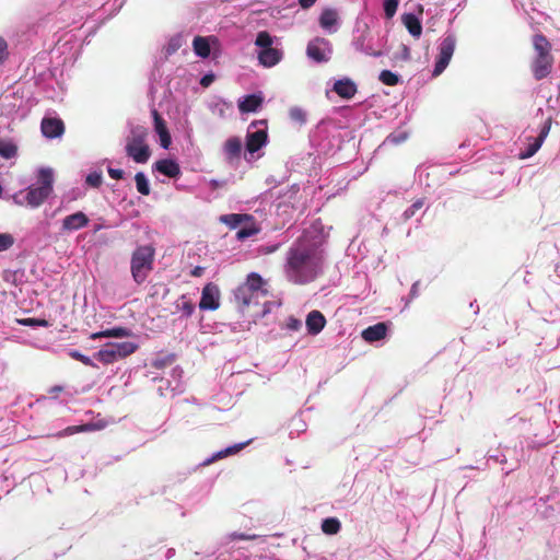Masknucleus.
I'll use <instances>...</instances> for the list:
<instances>
[{"label": "nucleus", "mask_w": 560, "mask_h": 560, "mask_svg": "<svg viewBox=\"0 0 560 560\" xmlns=\"http://www.w3.org/2000/svg\"><path fill=\"white\" fill-rule=\"evenodd\" d=\"M322 264V252L315 246H305L300 242L288 252L284 266L285 276L295 284H305L317 277Z\"/></svg>", "instance_id": "1"}, {"label": "nucleus", "mask_w": 560, "mask_h": 560, "mask_svg": "<svg viewBox=\"0 0 560 560\" xmlns=\"http://www.w3.org/2000/svg\"><path fill=\"white\" fill-rule=\"evenodd\" d=\"M262 278L252 272L244 283L234 291V302L242 314H245L252 305H258L260 299L267 298L268 291L264 288Z\"/></svg>", "instance_id": "2"}, {"label": "nucleus", "mask_w": 560, "mask_h": 560, "mask_svg": "<svg viewBox=\"0 0 560 560\" xmlns=\"http://www.w3.org/2000/svg\"><path fill=\"white\" fill-rule=\"evenodd\" d=\"M533 46L536 57L532 62V72L536 80H542L549 75L553 65L551 44L545 35L536 34L533 37Z\"/></svg>", "instance_id": "3"}, {"label": "nucleus", "mask_w": 560, "mask_h": 560, "mask_svg": "<svg viewBox=\"0 0 560 560\" xmlns=\"http://www.w3.org/2000/svg\"><path fill=\"white\" fill-rule=\"evenodd\" d=\"M148 129L143 126H135L126 138V154L136 163H147L151 156V150L148 144Z\"/></svg>", "instance_id": "4"}, {"label": "nucleus", "mask_w": 560, "mask_h": 560, "mask_svg": "<svg viewBox=\"0 0 560 560\" xmlns=\"http://www.w3.org/2000/svg\"><path fill=\"white\" fill-rule=\"evenodd\" d=\"M155 249L152 245L138 246L131 256L130 270L133 280L141 284L153 269Z\"/></svg>", "instance_id": "5"}, {"label": "nucleus", "mask_w": 560, "mask_h": 560, "mask_svg": "<svg viewBox=\"0 0 560 560\" xmlns=\"http://www.w3.org/2000/svg\"><path fill=\"white\" fill-rule=\"evenodd\" d=\"M38 186H31L26 190V203L32 208H37L45 202L52 191L54 174L50 168H42L38 172Z\"/></svg>", "instance_id": "6"}, {"label": "nucleus", "mask_w": 560, "mask_h": 560, "mask_svg": "<svg viewBox=\"0 0 560 560\" xmlns=\"http://www.w3.org/2000/svg\"><path fill=\"white\" fill-rule=\"evenodd\" d=\"M456 47V37L453 34L446 35L440 46H439V55L436 57V61L434 65V69L432 72L433 77H439L448 66L453 54Z\"/></svg>", "instance_id": "7"}, {"label": "nucleus", "mask_w": 560, "mask_h": 560, "mask_svg": "<svg viewBox=\"0 0 560 560\" xmlns=\"http://www.w3.org/2000/svg\"><path fill=\"white\" fill-rule=\"evenodd\" d=\"M331 54V43L324 37H315L306 46V56L316 63L328 62Z\"/></svg>", "instance_id": "8"}, {"label": "nucleus", "mask_w": 560, "mask_h": 560, "mask_svg": "<svg viewBox=\"0 0 560 560\" xmlns=\"http://www.w3.org/2000/svg\"><path fill=\"white\" fill-rule=\"evenodd\" d=\"M220 307V290L217 284L207 283L201 292L199 308L202 311H215Z\"/></svg>", "instance_id": "9"}, {"label": "nucleus", "mask_w": 560, "mask_h": 560, "mask_svg": "<svg viewBox=\"0 0 560 560\" xmlns=\"http://www.w3.org/2000/svg\"><path fill=\"white\" fill-rule=\"evenodd\" d=\"M550 127H551V118H548L545 121L544 126L541 127L539 135L536 138H528L529 143H528L527 149L518 154V158L521 160H525V159L533 156L540 149L546 137L548 136V133L550 131Z\"/></svg>", "instance_id": "10"}, {"label": "nucleus", "mask_w": 560, "mask_h": 560, "mask_svg": "<svg viewBox=\"0 0 560 560\" xmlns=\"http://www.w3.org/2000/svg\"><path fill=\"white\" fill-rule=\"evenodd\" d=\"M40 131L45 138H60L65 133V124L60 118L44 117L40 122Z\"/></svg>", "instance_id": "11"}, {"label": "nucleus", "mask_w": 560, "mask_h": 560, "mask_svg": "<svg viewBox=\"0 0 560 560\" xmlns=\"http://www.w3.org/2000/svg\"><path fill=\"white\" fill-rule=\"evenodd\" d=\"M151 113L154 121V130L160 137V144L163 149H168L172 143V138L166 122L156 109H152Z\"/></svg>", "instance_id": "12"}, {"label": "nucleus", "mask_w": 560, "mask_h": 560, "mask_svg": "<svg viewBox=\"0 0 560 560\" xmlns=\"http://www.w3.org/2000/svg\"><path fill=\"white\" fill-rule=\"evenodd\" d=\"M89 222L88 215L82 211H78L63 218L61 229L66 232L77 231L85 228Z\"/></svg>", "instance_id": "13"}, {"label": "nucleus", "mask_w": 560, "mask_h": 560, "mask_svg": "<svg viewBox=\"0 0 560 560\" xmlns=\"http://www.w3.org/2000/svg\"><path fill=\"white\" fill-rule=\"evenodd\" d=\"M305 325L307 332L312 336H316L324 329L326 318L322 312L314 310L307 314Z\"/></svg>", "instance_id": "14"}, {"label": "nucleus", "mask_w": 560, "mask_h": 560, "mask_svg": "<svg viewBox=\"0 0 560 560\" xmlns=\"http://www.w3.org/2000/svg\"><path fill=\"white\" fill-rule=\"evenodd\" d=\"M104 428V423L100 422H89L80 425H70L65 428L63 430L58 431L54 436L61 439L65 436H69L75 433H82V432H92L102 430Z\"/></svg>", "instance_id": "15"}, {"label": "nucleus", "mask_w": 560, "mask_h": 560, "mask_svg": "<svg viewBox=\"0 0 560 560\" xmlns=\"http://www.w3.org/2000/svg\"><path fill=\"white\" fill-rule=\"evenodd\" d=\"M267 139L268 135L264 129L248 132L246 137V150L250 153L257 152L266 144Z\"/></svg>", "instance_id": "16"}, {"label": "nucleus", "mask_w": 560, "mask_h": 560, "mask_svg": "<svg viewBox=\"0 0 560 560\" xmlns=\"http://www.w3.org/2000/svg\"><path fill=\"white\" fill-rule=\"evenodd\" d=\"M281 59H282V51L278 48L270 47L267 49H261L258 52L259 63L261 66H264L265 68H271V67L276 66L277 63L280 62Z\"/></svg>", "instance_id": "17"}, {"label": "nucleus", "mask_w": 560, "mask_h": 560, "mask_svg": "<svg viewBox=\"0 0 560 560\" xmlns=\"http://www.w3.org/2000/svg\"><path fill=\"white\" fill-rule=\"evenodd\" d=\"M153 168L170 178H175L180 174V167L178 163L171 159L156 161L153 165Z\"/></svg>", "instance_id": "18"}, {"label": "nucleus", "mask_w": 560, "mask_h": 560, "mask_svg": "<svg viewBox=\"0 0 560 560\" xmlns=\"http://www.w3.org/2000/svg\"><path fill=\"white\" fill-rule=\"evenodd\" d=\"M332 91L340 97L350 100L355 95L358 89L352 80L345 78L335 82Z\"/></svg>", "instance_id": "19"}, {"label": "nucleus", "mask_w": 560, "mask_h": 560, "mask_svg": "<svg viewBox=\"0 0 560 560\" xmlns=\"http://www.w3.org/2000/svg\"><path fill=\"white\" fill-rule=\"evenodd\" d=\"M387 326L385 323H377L369 326L362 331V338L368 342L378 341L385 338Z\"/></svg>", "instance_id": "20"}, {"label": "nucleus", "mask_w": 560, "mask_h": 560, "mask_svg": "<svg viewBox=\"0 0 560 560\" xmlns=\"http://www.w3.org/2000/svg\"><path fill=\"white\" fill-rule=\"evenodd\" d=\"M220 222L226 224L230 229L241 226L245 221H252L253 215L243 213L223 214L220 217Z\"/></svg>", "instance_id": "21"}, {"label": "nucleus", "mask_w": 560, "mask_h": 560, "mask_svg": "<svg viewBox=\"0 0 560 560\" xmlns=\"http://www.w3.org/2000/svg\"><path fill=\"white\" fill-rule=\"evenodd\" d=\"M402 23L410 33L416 38H419L422 34V25L420 20L412 13H407L402 16Z\"/></svg>", "instance_id": "22"}, {"label": "nucleus", "mask_w": 560, "mask_h": 560, "mask_svg": "<svg viewBox=\"0 0 560 560\" xmlns=\"http://www.w3.org/2000/svg\"><path fill=\"white\" fill-rule=\"evenodd\" d=\"M262 104V98L256 94H250L245 96V98L240 102L238 109L242 113H252L256 112Z\"/></svg>", "instance_id": "23"}, {"label": "nucleus", "mask_w": 560, "mask_h": 560, "mask_svg": "<svg viewBox=\"0 0 560 560\" xmlns=\"http://www.w3.org/2000/svg\"><path fill=\"white\" fill-rule=\"evenodd\" d=\"M95 357L98 361L103 362L104 364H110L120 360L112 343L105 345L100 351H97Z\"/></svg>", "instance_id": "24"}, {"label": "nucleus", "mask_w": 560, "mask_h": 560, "mask_svg": "<svg viewBox=\"0 0 560 560\" xmlns=\"http://www.w3.org/2000/svg\"><path fill=\"white\" fill-rule=\"evenodd\" d=\"M242 151V142L238 138H229L224 143V152L226 158L232 161L238 159Z\"/></svg>", "instance_id": "25"}, {"label": "nucleus", "mask_w": 560, "mask_h": 560, "mask_svg": "<svg viewBox=\"0 0 560 560\" xmlns=\"http://www.w3.org/2000/svg\"><path fill=\"white\" fill-rule=\"evenodd\" d=\"M194 51L201 58H207L210 55L209 38L202 36H196L192 40Z\"/></svg>", "instance_id": "26"}, {"label": "nucleus", "mask_w": 560, "mask_h": 560, "mask_svg": "<svg viewBox=\"0 0 560 560\" xmlns=\"http://www.w3.org/2000/svg\"><path fill=\"white\" fill-rule=\"evenodd\" d=\"M259 228L256 225L255 220L252 221H245L240 230L236 232V238L238 241H243L245 238H248L250 236L256 235L259 232Z\"/></svg>", "instance_id": "27"}, {"label": "nucleus", "mask_w": 560, "mask_h": 560, "mask_svg": "<svg viewBox=\"0 0 560 560\" xmlns=\"http://www.w3.org/2000/svg\"><path fill=\"white\" fill-rule=\"evenodd\" d=\"M195 311V304L192 301L187 298L186 295H182L176 302H175V312H179L185 317H190Z\"/></svg>", "instance_id": "28"}, {"label": "nucleus", "mask_w": 560, "mask_h": 560, "mask_svg": "<svg viewBox=\"0 0 560 560\" xmlns=\"http://www.w3.org/2000/svg\"><path fill=\"white\" fill-rule=\"evenodd\" d=\"M338 13L334 9H325L319 16V25L324 30H330L337 24Z\"/></svg>", "instance_id": "29"}, {"label": "nucleus", "mask_w": 560, "mask_h": 560, "mask_svg": "<svg viewBox=\"0 0 560 560\" xmlns=\"http://www.w3.org/2000/svg\"><path fill=\"white\" fill-rule=\"evenodd\" d=\"M112 345L114 346L119 359H124L132 354L138 348V346L131 341L113 342Z\"/></svg>", "instance_id": "30"}, {"label": "nucleus", "mask_w": 560, "mask_h": 560, "mask_svg": "<svg viewBox=\"0 0 560 560\" xmlns=\"http://www.w3.org/2000/svg\"><path fill=\"white\" fill-rule=\"evenodd\" d=\"M130 336L129 329L125 327H115L105 331L96 332L92 335V338H98V337H116V338H122Z\"/></svg>", "instance_id": "31"}, {"label": "nucleus", "mask_w": 560, "mask_h": 560, "mask_svg": "<svg viewBox=\"0 0 560 560\" xmlns=\"http://www.w3.org/2000/svg\"><path fill=\"white\" fill-rule=\"evenodd\" d=\"M18 153V147L12 141L0 140V155L4 159H12Z\"/></svg>", "instance_id": "32"}, {"label": "nucleus", "mask_w": 560, "mask_h": 560, "mask_svg": "<svg viewBox=\"0 0 560 560\" xmlns=\"http://www.w3.org/2000/svg\"><path fill=\"white\" fill-rule=\"evenodd\" d=\"M341 524L335 517H329L323 521L322 530L327 535H335L340 530Z\"/></svg>", "instance_id": "33"}, {"label": "nucleus", "mask_w": 560, "mask_h": 560, "mask_svg": "<svg viewBox=\"0 0 560 560\" xmlns=\"http://www.w3.org/2000/svg\"><path fill=\"white\" fill-rule=\"evenodd\" d=\"M135 180H136L137 190L141 195H143V196L150 195V191H151L150 185H149V182H148L145 175L142 172H138L135 175Z\"/></svg>", "instance_id": "34"}, {"label": "nucleus", "mask_w": 560, "mask_h": 560, "mask_svg": "<svg viewBox=\"0 0 560 560\" xmlns=\"http://www.w3.org/2000/svg\"><path fill=\"white\" fill-rule=\"evenodd\" d=\"M249 442H245V443H238V444H234L230 447H226L225 450H222L220 452H218L212 460L214 459H221V458H224L226 456H230V455H234L236 453H238L240 451H242Z\"/></svg>", "instance_id": "35"}, {"label": "nucleus", "mask_w": 560, "mask_h": 560, "mask_svg": "<svg viewBox=\"0 0 560 560\" xmlns=\"http://www.w3.org/2000/svg\"><path fill=\"white\" fill-rule=\"evenodd\" d=\"M378 80L388 86H395L399 82V77L390 70H383L378 75Z\"/></svg>", "instance_id": "36"}, {"label": "nucleus", "mask_w": 560, "mask_h": 560, "mask_svg": "<svg viewBox=\"0 0 560 560\" xmlns=\"http://www.w3.org/2000/svg\"><path fill=\"white\" fill-rule=\"evenodd\" d=\"M272 43H273V39L268 32L261 31L257 34L255 44L257 46H259L261 49H267V48L272 47Z\"/></svg>", "instance_id": "37"}, {"label": "nucleus", "mask_w": 560, "mask_h": 560, "mask_svg": "<svg viewBox=\"0 0 560 560\" xmlns=\"http://www.w3.org/2000/svg\"><path fill=\"white\" fill-rule=\"evenodd\" d=\"M18 324L20 325H23V326H31V327H36V326H39V327H49L50 324L48 320L44 319V318H32V317H27V318H20V319H16Z\"/></svg>", "instance_id": "38"}, {"label": "nucleus", "mask_w": 560, "mask_h": 560, "mask_svg": "<svg viewBox=\"0 0 560 560\" xmlns=\"http://www.w3.org/2000/svg\"><path fill=\"white\" fill-rule=\"evenodd\" d=\"M399 0H384L383 8L387 19H392L397 11Z\"/></svg>", "instance_id": "39"}, {"label": "nucleus", "mask_w": 560, "mask_h": 560, "mask_svg": "<svg viewBox=\"0 0 560 560\" xmlns=\"http://www.w3.org/2000/svg\"><path fill=\"white\" fill-rule=\"evenodd\" d=\"M424 205V200L423 199H418L416 200L408 209L405 210L404 212V219L405 220H409L410 218H412L417 211H419Z\"/></svg>", "instance_id": "40"}, {"label": "nucleus", "mask_w": 560, "mask_h": 560, "mask_svg": "<svg viewBox=\"0 0 560 560\" xmlns=\"http://www.w3.org/2000/svg\"><path fill=\"white\" fill-rule=\"evenodd\" d=\"M102 173L92 172L86 176V184L91 187L98 188L102 185Z\"/></svg>", "instance_id": "41"}, {"label": "nucleus", "mask_w": 560, "mask_h": 560, "mask_svg": "<svg viewBox=\"0 0 560 560\" xmlns=\"http://www.w3.org/2000/svg\"><path fill=\"white\" fill-rule=\"evenodd\" d=\"M14 243V238L11 234H0V252L9 249Z\"/></svg>", "instance_id": "42"}, {"label": "nucleus", "mask_w": 560, "mask_h": 560, "mask_svg": "<svg viewBox=\"0 0 560 560\" xmlns=\"http://www.w3.org/2000/svg\"><path fill=\"white\" fill-rule=\"evenodd\" d=\"M69 355H70L72 359L80 361V362H81V363H83L84 365H88V366H93V365H94V364H93V362H92V360H91L89 357H86V355H84V354L80 353L78 350H71V351L69 352Z\"/></svg>", "instance_id": "43"}, {"label": "nucleus", "mask_w": 560, "mask_h": 560, "mask_svg": "<svg viewBox=\"0 0 560 560\" xmlns=\"http://www.w3.org/2000/svg\"><path fill=\"white\" fill-rule=\"evenodd\" d=\"M258 536L255 534H242V533H233L231 535L232 540H254Z\"/></svg>", "instance_id": "44"}, {"label": "nucleus", "mask_w": 560, "mask_h": 560, "mask_svg": "<svg viewBox=\"0 0 560 560\" xmlns=\"http://www.w3.org/2000/svg\"><path fill=\"white\" fill-rule=\"evenodd\" d=\"M302 326V323L300 319L295 318V317H289L288 318V322H287V328L290 329V330H299Z\"/></svg>", "instance_id": "45"}, {"label": "nucleus", "mask_w": 560, "mask_h": 560, "mask_svg": "<svg viewBox=\"0 0 560 560\" xmlns=\"http://www.w3.org/2000/svg\"><path fill=\"white\" fill-rule=\"evenodd\" d=\"M8 57V44L4 38L0 37V63Z\"/></svg>", "instance_id": "46"}, {"label": "nucleus", "mask_w": 560, "mask_h": 560, "mask_svg": "<svg viewBox=\"0 0 560 560\" xmlns=\"http://www.w3.org/2000/svg\"><path fill=\"white\" fill-rule=\"evenodd\" d=\"M107 173L113 179H121L124 176V171L119 168L108 167Z\"/></svg>", "instance_id": "47"}, {"label": "nucleus", "mask_w": 560, "mask_h": 560, "mask_svg": "<svg viewBox=\"0 0 560 560\" xmlns=\"http://www.w3.org/2000/svg\"><path fill=\"white\" fill-rule=\"evenodd\" d=\"M214 77L212 74H207L205 77L201 78L200 80V84L205 88L209 86L212 81H213Z\"/></svg>", "instance_id": "48"}, {"label": "nucleus", "mask_w": 560, "mask_h": 560, "mask_svg": "<svg viewBox=\"0 0 560 560\" xmlns=\"http://www.w3.org/2000/svg\"><path fill=\"white\" fill-rule=\"evenodd\" d=\"M205 272V268L203 267H200V266H197L195 267L191 271H190V275L192 277H201Z\"/></svg>", "instance_id": "49"}, {"label": "nucleus", "mask_w": 560, "mask_h": 560, "mask_svg": "<svg viewBox=\"0 0 560 560\" xmlns=\"http://www.w3.org/2000/svg\"><path fill=\"white\" fill-rule=\"evenodd\" d=\"M63 390V388L61 386H52L49 388L48 393L52 396V397H57L59 393H61Z\"/></svg>", "instance_id": "50"}, {"label": "nucleus", "mask_w": 560, "mask_h": 560, "mask_svg": "<svg viewBox=\"0 0 560 560\" xmlns=\"http://www.w3.org/2000/svg\"><path fill=\"white\" fill-rule=\"evenodd\" d=\"M315 2L316 0H299V3L303 9L311 8Z\"/></svg>", "instance_id": "51"}, {"label": "nucleus", "mask_w": 560, "mask_h": 560, "mask_svg": "<svg viewBox=\"0 0 560 560\" xmlns=\"http://www.w3.org/2000/svg\"><path fill=\"white\" fill-rule=\"evenodd\" d=\"M408 54H409V49L406 46H404V58L405 59L408 58Z\"/></svg>", "instance_id": "52"}, {"label": "nucleus", "mask_w": 560, "mask_h": 560, "mask_svg": "<svg viewBox=\"0 0 560 560\" xmlns=\"http://www.w3.org/2000/svg\"><path fill=\"white\" fill-rule=\"evenodd\" d=\"M257 124H265V121H264V120H260V121H253V122L250 124V126H249V127H256V126H257Z\"/></svg>", "instance_id": "53"}, {"label": "nucleus", "mask_w": 560, "mask_h": 560, "mask_svg": "<svg viewBox=\"0 0 560 560\" xmlns=\"http://www.w3.org/2000/svg\"><path fill=\"white\" fill-rule=\"evenodd\" d=\"M371 55L374 56V57H378V56L382 55V51H380V50L378 51H372Z\"/></svg>", "instance_id": "54"}, {"label": "nucleus", "mask_w": 560, "mask_h": 560, "mask_svg": "<svg viewBox=\"0 0 560 560\" xmlns=\"http://www.w3.org/2000/svg\"><path fill=\"white\" fill-rule=\"evenodd\" d=\"M170 292V289L164 288V294H167Z\"/></svg>", "instance_id": "55"}]
</instances>
